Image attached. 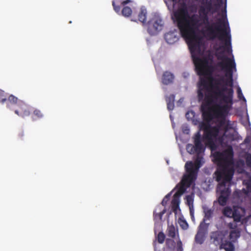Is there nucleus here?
Masks as SVG:
<instances>
[{
    "instance_id": "9b49d317",
    "label": "nucleus",
    "mask_w": 251,
    "mask_h": 251,
    "mask_svg": "<svg viewBox=\"0 0 251 251\" xmlns=\"http://www.w3.org/2000/svg\"><path fill=\"white\" fill-rule=\"evenodd\" d=\"M204 148L201 143V137L200 134L198 132L196 134L194 139V146L192 147L191 152L198 154H200L204 151Z\"/></svg>"
},
{
    "instance_id": "2f4dec72",
    "label": "nucleus",
    "mask_w": 251,
    "mask_h": 251,
    "mask_svg": "<svg viewBox=\"0 0 251 251\" xmlns=\"http://www.w3.org/2000/svg\"><path fill=\"white\" fill-rule=\"evenodd\" d=\"M171 195V193H170L168 194L167 195H166L165 197L163 198V199L161 202V204L163 206L166 205L167 202L170 199Z\"/></svg>"
},
{
    "instance_id": "a878e982",
    "label": "nucleus",
    "mask_w": 251,
    "mask_h": 251,
    "mask_svg": "<svg viewBox=\"0 0 251 251\" xmlns=\"http://www.w3.org/2000/svg\"><path fill=\"white\" fill-rule=\"evenodd\" d=\"M166 246L168 248L172 249L175 247L176 243L172 239L167 238L166 240Z\"/></svg>"
},
{
    "instance_id": "f704fd0d",
    "label": "nucleus",
    "mask_w": 251,
    "mask_h": 251,
    "mask_svg": "<svg viewBox=\"0 0 251 251\" xmlns=\"http://www.w3.org/2000/svg\"><path fill=\"white\" fill-rule=\"evenodd\" d=\"M33 114L38 118H41L43 116L41 111L38 109H35L33 111Z\"/></svg>"
},
{
    "instance_id": "f257e3e1",
    "label": "nucleus",
    "mask_w": 251,
    "mask_h": 251,
    "mask_svg": "<svg viewBox=\"0 0 251 251\" xmlns=\"http://www.w3.org/2000/svg\"><path fill=\"white\" fill-rule=\"evenodd\" d=\"M223 78H209L208 91L205 100L207 105L214 104L206 110L202 111V117L205 122L201 123L200 128L203 131V138L211 151L216 149L215 141H218L219 134L222 131H228L231 128L230 122L226 120L233 103L234 91L232 88L226 87L220 89V85Z\"/></svg>"
},
{
    "instance_id": "c85d7f7f",
    "label": "nucleus",
    "mask_w": 251,
    "mask_h": 251,
    "mask_svg": "<svg viewBox=\"0 0 251 251\" xmlns=\"http://www.w3.org/2000/svg\"><path fill=\"white\" fill-rule=\"evenodd\" d=\"M233 212L230 207H226L224 209L223 213L225 215L229 216L231 214L233 215Z\"/></svg>"
},
{
    "instance_id": "c9c22d12",
    "label": "nucleus",
    "mask_w": 251,
    "mask_h": 251,
    "mask_svg": "<svg viewBox=\"0 0 251 251\" xmlns=\"http://www.w3.org/2000/svg\"><path fill=\"white\" fill-rule=\"evenodd\" d=\"M112 6L114 10L117 13H119L120 12L121 7L119 5H116L114 1H112Z\"/></svg>"
},
{
    "instance_id": "c756f323",
    "label": "nucleus",
    "mask_w": 251,
    "mask_h": 251,
    "mask_svg": "<svg viewBox=\"0 0 251 251\" xmlns=\"http://www.w3.org/2000/svg\"><path fill=\"white\" fill-rule=\"evenodd\" d=\"M237 93L238 95V98L240 100H243L246 101V99L244 97L243 93L242 92V90L240 87H238L237 90Z\"/></svg>"
},
{
    "instance_id": "7ed1b4c3",
    "label": "nucleus",
    "mask_w": 251,
    "mask_h": 251,
    "mask_svg": "<svg viewBox=\"0 0 251 251\" xmlns=\"http://www.w3.org/2000/svg\"><path fill=\"white\" fill-rule=\"evenodd\" d=\"M222 131L223 134L219 136L218 142L221 145L227 147L222 151H215L212 155L213 161L218 166L215 172L216 180L221 181L217 187V191L220 193L218 202L220 205L225 206L231 194V180L235 170L233 167V149L231 146L228 145L233 140V137L231 134H226L227 131Z\"/></svg>"
},
{
    "instance_id": "4468645a",
    "label": "nucleus",
    "mask_w": 251,
    "mask_h": 251,
    "mask_svg": "<svg viewBox=\"0 0 251 251\" xmlns=\"http://www.w3.org/2000/svg\"><path fill=\"white\" fill-rule=\"evenodd\" d=\"M232 242L225 241L220 246L221 248L224 249L226 251H234L235 248Z\"/></svg>"
},
{
    "instance_id": "473e14b6",
    "label": "nucleus",
    "mask_w": 251,
    "mask_h": 251,
    "mask_svg": "<svg viewBox=\"0 0 251 251\" xmlns=\"http://www.w3.org/2000/svg\"><path fill=\"white\" fill-rule=\"evenodd\" d=\"M204 97L203 93L202 90L199 88L198 91V98L199 100H203Z\"/></svg>"
},
{
    "instance_id": "ea45409f",
    "label": "nucleus",
    "mask_w": 251,
    "mask_h": 251,
    "mask_svg": "<svg viewBox=\"0 0 251 251\" xmlns=\"http://www.w3.org/2000/svg\"><path fill=\"white\" fill-rule=\"evenodd\" d=\"M187 202L189 205L192 203L193 201L190 196H187Z\"/></svg>"
},
{
    "instance_id": "37998d69",
    "label": "nucleus",
    "mask_w": 251,
    "mask_h": 251,
    "mask_svg": "<svg viewBox=\"0 0 251 251\" xmlns=\"http://www.w3.org/2000/svg\"><path fill=\"white\" fill-rule=\"evenodd\" d=\"M189 131V129L187 127H186L185 128L183 129V132L186 133H188Z\"/></svg>"
},
{
    "instance_id": "423d86ee",
    "label": "nucleus",
    "mask_w": 251,
    "mask_h": 251,
    "mask_svg": "<svg viewBox=\"0 0 251 251\" xmlns=\"http://www.w3.org/2000/svg\"><path fill=\"white\" fill-rule=\"evenodd\" d=\"M201 159L198 158L193 163L192 161L186 163L185 167L186 174L184 175L181 180V184L174 194V197L179 198L186 191L187 188L189 187L195 181L197 177V173L200 167Z\"/></svg>"
},
{
    "instance_id": "58836bf2",
    "label": "nucleus",
    "mask_w": 251,
    "mask_h": 251,
    "mask_svg": "<svg viewBox=\"0 0 251 251\" xmlns=\"http://www.w3.org/2000/svg\"><path fill=\"white\" fill-rule=\"evenodd\" d=\"M24 135H25V134H24V132L23 130L20 131L19 132V133H18V137L21 140L23 139V137H24Z\"/></svg>"
},
{
    "instance_id": "20e7f679",
    "label": "nucleus",
    "mask_w": 251,
    "mask_h": 251,
    "mask_svg": "<svg viewBox=\"0 0 251 251\" xmlns=\"http://www.w3.org/2000/svg\"><path fill=\"white\" fill-rule=\"evenodd\" d=\"M216 56L217 59L221 60V61L218 62L214 65L208 66L207 70L210 74L214 71H219V69L221 71H223L225 72V76L226 78L225 79L223 76H220L219 75H216V76H213L210 75L208 77V81H206L205 79H201V84L204 86L207 91L205 96L210 94V92L207 90L209 87V78L210 77H213L218 79L223 78L224 80L222 81L221 85L219 86L220 89L224 87L228 89L226 87L227 86L232 87L233 85V72L236 71V63L233 56H232V58H229L225 55L223 52L216 54Z\"/></svg>"
},
{
    "instance_id": "f8f14e48",
    "label": "nucleus",
    "mask_w": 251,
    "mask_h": 251,
    "mask_svg": "<svg viewBox=\"0 0 251 251\" xmlns=\"http://www.w3.org/2000/svg\"><path fill=\"white\" fill-rule=\"evenodd\" d=\"M177 34V31L176 30L167 33L165 34L164 37L166 41L170 44H172L176 42L179 39Z\"/></svg>"
},
{
    "instance_id": "dca6fc26",
    "label": "nucleus",
    "mask_w": 251,
    "mask_h": 251,
    "mask_svg": "<svg viewBox=\"0 0 251 251\" xmlns=\"http://www.w3.org/2000/svg\"><path fill=\"white\" fill-rule=\"evenodd\" d=\"M179 198L173 196V199L171 202L172 210L176 214L177 213V209H179Z\"/></svg>"
},
{
    "instance_id": "1a4fd4ad",
    "label": "nucleus",
    "mask_w": 251,
    "mask_h": 251,
    "mask_svg": "<svg viewBox=\"0 0 251 251\" xmlns=\"http://www.w3.org/2000/svg\"><path fill=\"white\" fill-rule=\"evenodd\" d=\"M147 11L145 6H142L137 12L134 13L132 16L131 21L137 22V21L145 24L147 21Z\"/></svg>"
},
{
    "instance_id": "a18cd8bd",
    "label": "nucleus",
    "mask_w": 251,
    "mask_h": 251,
    "mask_svg": "<svg viewBox=\"0 0 251 251\" xmlns=\"http://www.w3.org/2000/svg\"><path fill=\"white\" fill-rule=\"evenodd\" d=\"M228 226L230 228H233V227L232 226V224L231 223H230L229 224Z\"/></svg>"
},
{
    "instance_id": "7c9ffc66",
    "label": "nucleus",
    "mask_w": 251,
    "mask_h": 251,
    "mask_svg": "<svg viewBox=\"0 0 251 251\" xmlns=\"http://www.w3.org/2000/svg\"><path fill=\"white\" fill-rule=\"evenodd\" d=\"M195 113L193 111H188L185 115L186 118L188 120H192L193 118L195 117Z\"/></svg>"
},
{
    "instance_id": "e433bc0d",
    "label": "nucleus",
    "mask_w": 251,
    "mask_h": 251,
    "mask_svg": "<svg viewBox=\"0 0 251 251\" xmlns=\"http://www.w3.org/2000/svg\"><path fill=\"white\" fill-rule=\"evenodd\" d=\"M177 251H183L182 243L180 240L177 242Z\"/></svg>"
},
{
    "instance_id": "39448f33",
    "label": "nucleus",
    "mask_w": 251,
    "mask_h": 251,
    "mask_svg": "<svg viewBox=\"0 0 251 251\" xmlns=\"http://www.w3.org/2000/svg\"><path fill=\"white\" fill-rule=\"evenodd\" d=\"M204 25L200 32L207 39L213 40L218 38L224 42L225 47L228 52H231V35L228 23L223 19H219L217 23L210 24L209 21L202 22Z\"/></svg>"
},
{
    "instance_id": "cd10ccee",
    "label": "nucleus",
    "mask_w": 251,
    "mask_h": 251,
    "mask_svg": "<svg viewBox=\"0 0 251 251\" xmlns=\"http://www.w3.org/2000/svg\"><path fill=\"white\" fill-rule=\"evenodd\" d=\"M165 212H166L165 209H164L163 211H162L161 212H160L158 213H155L154 212V213H153L154 218L155 219H158L159 220H161L162 218V216L165 214Z\"/></svg>"
},
{
    "instance_id": "72a5a7b5",
    "label": "nucleus",
    "mask_w": 251,
    "mask_h": 251,
    "mask_svg": "<svg viewBox=\"0 0 251 251\" xmlns=\"http://www.w3.org/2000/svg\"><path fill=\"white\" fill-rule=\"evenodd\" d=\"M246 163L247 166L251 167V154H248L246 158Z\"/></svg>"
},
{
    "instance_id": "4c0bfd02",
    "label": "nucleus",
    "mask_w": 251,
    "mask_h": 251,
    "mask_svg": "<svg viewBox=\"0 0 251 251\" xmlns=\"http://www.w3.org/2000/svg\"><path fill=\"white\" fill-rule=\"evenodd\" d=\"M232 216H233V218L235 221L238 222L240 221L241 216L240 215H236L235 212L233 213Z\"/></svg>"
},
{
    "instance_id": "79ce46f5",
    "label": "nucleus",
    "mask_w": 251,
    "mask_h": 251,
    "mask_svg": "<svg viewBox=\"0 0 251 251\" xmlns=\"http://www.w3.org/2000/svg\"><path fill=\"white\" fill-rule=\"evenodd\" d=\"M172 1L173 3V7L177 4L178 3L180 0H171Z\"/></svg>"
},
{
    "instance_id": "393cba45",
    "label": "nucleus",
    "mask_w": 251,
    "mask_h": 251,
    "mask_svg": "<svg viewBox=\"0 0 251 251\" xmlns=\"http://www.w3.org/2000/svg\"><path fill=\"white\" fill-rule=\"evenodd\" d=\"M202 4H205V8L208 12H210L212 9V5L211 1L208 0H202L201 2Z\"/></svg>"
},
{
    "instance_id": "a19ab883",
    "label": "nucleus",
    "mask_w": 251,
    "mask_h": 251,
    "mask_svg": "<svg viewBox=\"0 0 251 251\" xmlns=\"http://www.w3.org/2000/svg\"><path fill=\"white\" fill-rule=\"evenodd\" d=\"M131 1L130 0H124L122 2V5L123 6H126L125 5L128 3L129 2H130Z\"/></svg>"
},
{
    "instance_id": "6ab92c4d",
    "label": "nucleus",
    "mask_w": 251,
    "mask_h": 251,
    "mask_svg": "<svg viewBox=\"0 0 251 251\" xmlns=\"http://www.w3.org/2000/svg\"><path fill=\"white\" fill-rule=\"evenodd\" d=\"M205 235L206 234L198 231L195 237L196 243L202 244L204 241Z\"/></svg>"
},
{
    "instance_id": "5701e85b",
    "label": "nucleus",
    "mask_w": 251,
    "mask_h": 251,
    "mask_svg": "<svg viewBox=\"0 0 251 251\" xmlns=\"http://www.w3.org/2000/svg\"><path fill=\"white\" fill-rule=\"evenodd\" d=\"M121 12L123 16L128 17L131 15L132 10L130 7L128 6H124Z\"/></svg>"
},
{
    "instance_id": "c03bdc74",
    "label": "nucleus",
    "mask_w": 251,
    "mask_h": 251,
    "mask_svg": "<svg viewBox=\"0 0 251 251\" xmlns=\"http://www.w3.org/2000/svg\"><path fill=\"white\" fill-rule=\"evenodd\" d=\"M250 142V139L249 138V137H247L245 139V142L246 143H249Z\"/></svg>"
},
{
    "instance_id": "6e6552de",
    "label": "nucleus",
    "mask_w": 251,
    "mask_h": 251,
    "mask_svg": "<svg viewBox=\"0 0 251 251\" xmlns=\"http://www.w3.org/2000/svg\"><path fill=\"white\" fill-rule=\"evenodd\" d=\"M164 25L161 18L156 15H154L148 22V32L151 35L156 34L159 31L162 29Z\"/></svg>"
},
{
    "instance_id": "f03ea898",
    "label": "nucleus",
    "mask_w": 251,
    "mask_h": 251,
    "mask_svg": "<svg viewBox=\"0 0 251 251\" xmlns=\"http://www.w3.org/2000/svg\"><path fill=\"white\" fill-rule=\"evenodd\" d=\"M208 12L204 6H201L200 15L189 14L187 5L181 3L178 9L174 12V17L181 36L187 41L195 70L199 75H205V68L207 66L206 59H202L197 53L200 51L201 37L196 34V31L202 25V22H208Z\"/></svg>"
},
{
    "instance_id": "9d476101",
    "label": "nucleus",
    "mask_w": 251,
    "mask_h": 251,
    "mask_svg": "<svg viewBox=\"0 0 251 251\" xmlns=\"http://www.w3.org/2000/svg\"><path fill=\"white\" fill-rule=\"evenodd\" d=\"M210 242L215 246H221L223 243L225 235L223 232L217 230L212 232L210 234Z\"/></svg>"
},
{
    "instance_id": "4be33fe9",
    "label": "nucleus",
    "mask_w": 251,
    "mask_h": 251,
    "mask_svg": "<svg viewBox=\"0 0 251 251\" xmlns=\"http://www.w3.org/2000/svg\"><path fill=\"white\" fill-rule=\"evenodd\" d=\"M167 235L172 238H174L176 237V229L173 225L169 226L167 229Z\"/></svg>"
},
{
    "instance_id": "ddd939ff",
    "label": "nucleus",
    "mask_w": 251,
    "mask_h": 251,
    "mask_svg": "<svg viewBox=\"0 0 251 251\" xmlns=\"http://www.w3.org/2000/svg\"><path fill=\"white\" fill-rule=\"evenodd\" d=\"M175 78L174 75L169 71L164 72L162 76V82L163 84L168 85L173 83Z\"/></svg>"
},
{
    "instance_id": "b1692460",
    "label": "nucleus",
    "mask_w": 251,
    "mask_h": 251,
    "mask_svg": "<svg viewBox=\"0 0 251 251\" xmlns=\"http://www.w3.org/2000/svg\"><path fill=\"white\" fill-rule=\"evenodd\" d=\"M178 222L180 226L183 229L186 230L188 228V224L186 221L184 219L179 218Z\"/></svg>"
},
{
    "instance_id": "0eeeda50",
    "label": "nucleus",
    "mask_w": 251,
    "mask_h": 251,
    "mask_svg": "<svg viewBox=\"0 0 251 251\" xmlns=\"http://www.w3.org/2000/svg\"><path fill=\"white\" fill-rule=\"evenodd\" d=\"M8 100L11 103V108L14 110L15 114L22 117L28 116L30 115V108L23 101L19 100L13 95L8 96Z\"/></svg>"
},
{
    "instance_id": "f3484780",
    "label": "nucleus",
    "mask_w": 251,
    "mask_h": 251,
    "mask_svg": "<svg viewBox=\"0 0 251 251\" xmlns=\"http://www.w3.org/2000/svg\"><path fill=\"white\" fill-rule=\"evenodd\" d=\"M6 94L2 90H0V102L4 103L6 102L7 107L11 108V103L9 102Z\"/></svg>"
},
{
    "instance_id": "412c9836",
    "label": "nucleus",
    "mask_w": 251,
    "mask_h": 251,
    "mask_svg": "<svg viewBox=\"0 0 251 251\" xmlns=\"http://www.w3.org/2000/svg\"><path fill=\"white\" fill-rule=\"evenodd\" d=\"M209 226V224L205 223V221L203 220L202 222H201L198 228V231L201 232V233H203L204 234H207L208 228Z\"/></svg>"
},
{
    "instance_id": "a211bd4d",
    "label": "nucleus",
    "mask_w": 251,
    "mask_h": 251,
    "mask_svg": "<svg viewBox=\"0 0 251 251\" xmlns=\"http://www.w3.org/2000/svg\"><path fill=\"white\" fill-rule=\"evenodd\" d=\"M204 216L203 220L207 221L209 220L212 217L213 210L211 209L208 208L207 207H203Z\"/></svg>"
},
{
    "instance_id": "2eb2a0df",
    "label": "nucleus",
    "mask_w": 251,
    "mask_h": 251,
    "mask_svg": "<svg viewBox=\"0 0 251 251\" xmlns=\"http://www.w3.org/2000/svg\"><path fill=\"white\" fill-rule=\"evenodd\" d=\"M166 100L168 109L170 111L173 110L174 108L175 95L173 94L170 95L166 98Z\"/></svg>"
},
{
    "instance_id": "bb28decb",
    "label": "nucleus",
    "mask_w": 251,
    "mask_h": 251,
    "mask_svg": "<svg viewBox=\"0 0 251 251\" xmlns=\"http://www.w3.org/2000/svg\"><path fill=\"white\" fill-rule=\"evenodd\" d=\"M165 239V235L163 232H160L158 234L157 239V241L160 244H162L164 243Z\"/></svg>"
},
{
    "instance_id": "aec40b11",
    "label": "nucleus",
    "mask_w": 251,
    "mask_h": 251,
    "mask_svg": "<svg viewBox=\"0 0 251 251\" xmlns=\"http://www.w3.org/2000/svg\"><path fill=\"white\" fill-rule=\"evenodd\" d=\"M240 236V231L237 229L231 230L229 233V239L232 242H235Z\"/></svg>"
}]
</instances>
